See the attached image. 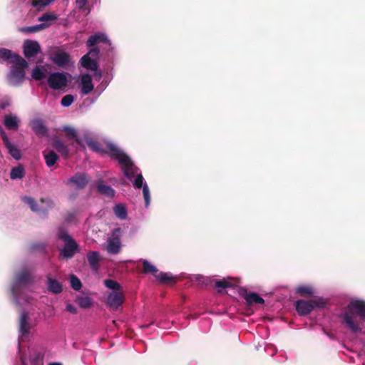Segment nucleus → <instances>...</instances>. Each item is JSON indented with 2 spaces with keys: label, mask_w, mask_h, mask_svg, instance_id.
<instances>
[{
  "label": "nucleus",
  "mask_w": 365,
  "mask_h": 365,
  "mask_svg": "<svg viewBox=\"0 0 365 365\" xmlns=\"http://www.w3.org/2000/svg\"><path fill=\"white\" fill-rule=\"evenodd\" d=\"M356 315L361 319H365V302L362 300H353L346 307V311L340 314L339 317L351 332L357 333L361 331V327L356 320Z\"/></svg>",
  "instance_id": "1"
},
{
  "label": "nucleus",
  "mask_w": 365,
  "mask_h": 365,
  "mask_svg": "<svg viewBox=\"0 0 365 365\" xmlns=\"http://www.w3.org/2000/svg\"><path fill=\"white\" fill-rule=\"evenodd\" d=\"M108 155L117 160L122 166L125 176L130 180L135 175L138 168L135 166L131 159L114 144L108 145Z\"/></svg>",
  "instance_id": "2"
},
{
  "label": "nucleus",
  "mask_w": 365,
  "mask_h": 365,
  "mask_svg": "<svg viewBox=\"0 0 365 365\" xmlns=\"http://www.w3.org/2000/svg\"><path fill=\"white\" fill-rule=\"evenodd\" d=\"M56 237L64 243L63 247L59 249V255L61 258L71 259L79 252V245L64 227L58 228Z\"/></svg>",
  "instance_id": "3"
},
{
  "label": "nucleus",
  "mask_w": 365,
  "mask_h": 365,
  "mask_svg": "<svg viewBox=\"0 0 365 365\" xmlns=\"http://www.w3.org/2000/svg\"><path fill=\"white\" fill-rule=\"evenodd\" d=\"M16 58V61L13 63L14 65L8 74V81L11 85L18 86L25 80V69L29 64L22 57Z\"/></svg>",
  "instance_id": "4"
},
{
  "label": "nucleus",
  "mask_w": 365,
  "mask_h": 365,
  "mask_svg": "<svg viewBox=\"0 0 365 365\" xmlns=\"http://www.w3.org/2000/svg\"><path fill=\"white\" fill-rule=\"evenodd\" d=\"M143 270L144 274L153 275L158 281L163 284H174L176 282L175 277L168 275V273L160 272L155 266L151 264L147 259H142Z\"/></svg>",
  "instance_id": "5"
},
{
  "label": "nucleus",
  "mask_w": 365,
  "mask_h": 365,
  "mask_svg": "<svg viewBox=\"0 0 365 365\" xmlns=\"http://www.w3.org/2000/svg\"><path fill=\"white\" fill-rule=\"evenodd\" d=\"M325 304L326 302L322 298L309 301L299 299L296 302L295 307L300 316H306L309 314L314 308H323L325 307Z\"/></svg>",
  "instance_id": "6"
},
{
  "label": "nucleus",
  "mask_w": 365,
  "mask_h": 365,
  "mask_svg": "<svg viewBox=\"0 0 365 365\" xmlns=\"http://www.w3.org/2000/svg\"><path fill=\"white\" fill-rule=\"evenodd\" d=\"M100 50L98 48H93L90 50V51L84 55L81 58V66L88 69L93 71H97L98 68V64L97 61L93 58H97L99 54Z\"/></svg>",
  "instance_id": "7"
},
{
  "label": "nucleus",
  "mask_w": 365,
  "mask_h": 365,
  "mask_svg": "<svg viewBox=\"0 0 365 365\" xmlns=\"http://www.w3.org/2000/svg\"><path fill=\"white\" fill-rule=\"evenodd\" d=\"M47 82L51 88L60 90L67 86L68 78L66 73L55 72L50 74Z\"/></svg>",
  "instance_id": "8"
},
{
  "label": "nucleus",
  "mask_w": 365,
  "mask_h": 365,
  "mask_svg": "<svg viewBox=\"0 0 365 365\" xmlns=\"http://www.w3.org/2000/svg\"><path fill=\"white\" fill-rule=\"evenodd\" d=\"M34 282L31 273L27 270H23L18 272L15 276V279L11 287V292L16 294L17 289L21 286H26Z\"/></svg>",
  "instance_id": "9"
},
{
  "label": "nucleus",
  "mask_w": 365,
  "mask_h": 365,
  "mask_svg": "<svg viewBox=\"0 0 365 365\" xmlns=\"http://www.w3.org/2000/svg\"><path fill=\"white\" fill-rule=\"evenodd\" d=\"M24 201L30 207V208L32 211L36 212H45L48 210V208H51L53 207V202L49 199L41 198V200H40L41 203L46 204V206H47L46 208L40 207L38 206V204L37 203V202L35 201V200L31 197H24Z\"/></svg>",
  "instance_id": "10"
},
{
  "label": "nucleus",
  "mask_w": 365,
  "mask_h": 365,
  "mask_svg": "<svg viewBox=\"0 0 365 365\" xmlns=\"http://www.w3.org/2000/svg\"><path fill=\"white\" fill-rule=\"evenodd\" d=\"M24 54L26 58H29L36 56L41 52V46L36 41L27 40L24 43Z\"/></svg>",
  "instance_id": "11"
},
{
  "label": "nucleus",
  "mask_w": 365,
  "mask_h": 365,
  "mask_svg": "<svg viewBox=\"0 0 365 365\" xmlns=\"http://www.w3.org/2000/svg\"><path fill=\"white\" fill-rule=\"evenodd\" d=\"M124 299L125 297L123 292H113L108 294L106 303L110 309L116 310L123 304Z\"/></svg>",
  "instance_id": "12"
},
{
  "label": "nucleus",
  "mask_w": 365,
  "mask_h": 365,
  "mask_svg": "<svg viewBox=\"0 0 365 365\" xmlns=\"http://www.w3.org/2000/svg\"><path fill=\"white\" fill-rule=\"evenodd\" d=\"M239 294L242 297L248 305L255 304H264V300L257 293L248 292L246 289L240 287L239 289Z\"/></svg>",
  "instance_id": "13"
},
{
  "label": "nucleus",
  "mask_w": 365,
  "mask_h": 365,
  "mask_svg": "<svg viewBox=\"0 0 365 365\" xmlns=\"http://www.w3.org/2000/svg\"><path fill=\"white\" fill-rule=\"evenodd\" d=\"M89 181L88 175L84 173H77L68 180V183L73 185L76 188L83 189Z\"/></svg>",
  "instance_id": "14"
},
{
  "label": "nucleus",
  "mask_w": 365,
  "mask_h": 365,
  "mask_svg": "<svg viewBox=\"0 0 365 365\" xmlns=\"http://www.w3.org/2000/svg\"><path fill=\"white\" fill-rule=\"evenodd\" d=\"M51 61L58 67H65L70 61V56L66 52H56L51 57Z\"/></svg>",
  "instance_id": "15"
},
{
  "label": "nucleus",
  "mask_w": 365,
  "mask_h": 365,
  "mask_svg": "<svg viewBox=\"0 0 365 365\" xmlns=\"http://www.w3.org/2000/svg\"><path fill=\"white\" fill-rule=\"evenodd\" d=\"M30 126L37 135L45 136L48 133V128L41 119L33 120L30 123Z\"/></svg>",
  "instance_id": "16"
},
{
  "label": "nucleus",
  "mask_w": 365,
  "mask_h": 365,
  "mask_svg": "<svg viewBox=\"0 0 365 365\" xmlns=\"http://www.w3.org/2000/svg\"><path fill=\"white\" fill-rule=\"evenodd\" d=\"M52 145L64 158H67L69 155L68 145L58 138H54L52 140Z\"/></svg>",
  "instance_id": "17"
},
{
  "label": "nucleus",
  "mask_w": 365,
  "mask_h": 365,
  "mask_svg": "<svg viewBox=\"0 0 365 365\" xmlns=\"http://www.w3.org/2000/svg\"><path fill=\"white\" fill-rule=\"evenodd\" d=\"M81 83L82 94L87 95L93 90L94 87L92 83V78L90 74H83L81 78Z\"/></svg>",
  "instance_id": "18"
},
{
  "label": "nucleus",
  "mask_w": 365,
  "mask_h": 365,
  "mask_svg": "<svg viewBox=\"0 0 365 365\" xmlns=\"http://www.w3.org/2000/svg\"><path fill=\"white\" fill-rule=\"evenodd\" d=\"M87 259L91 269L93 271L98 270L100 267L99 262L101 261V257L98 252L96 251H89L87 253Z\"/></svg>",
  "instance_id": "19"
},
{
  "label": "nucleus",
  "mask_w": 365,
  "mask_h": 365,
  "mask_svg": "<svg viewBox=\"0 0 365 365\" xmlns=\"http://www.w3.org/2000/svg\"><path fill=\"white\" fill-rule=\"evenodd\" d=\"M29 320V314L26 312H22L19 319V332L22 336H26L29 333L31 326Z\"/></svg>",
  "instance_id": "20"
},
{
  "label": "nucleus",
  "mask_w": 365,
  "mask_h": 365,
  "mask_svg": "<svg viewBox=\"0 0 365 365\" xmlns=\"http://www.w3.org/2000/svg\"><path fill=\"white\" fill-rule=\"evenodd\" d=\"M99 43H110L107 36L103 33H97L94 35L91 36L87 42L86 46L88 47H93Z\"/></svg>",
  "instance_id": "21"
},
{
  "label": "nucleus",
  "mask_w": 365,
  "mask_h": 365,
  "mask_svg": "<svg viewBox=\"0 0 365 365\" xmlns=\"http://www.w3.org/2000/svg\"><path fill=\"white\" fill-rule=\"evenodd\" d=\"M4 145L8 150L9 153L15 159L19 160L21 158V153L19 149L12 144L9 138H4V141H3Z\"/></svg>",
  "instance_id": "22"
},
{
  "label": "nucleus",
  "mask_w": 365,
  "mask_h": 365,
  "mask_svg": "<svg viewBox=\"0 0 365 365\" xmlns=\"http://www.w3.org/2000/svg\"><path fill=\"white\" fill-rule=\"evenodd\" d=\"M86 142L88 145V146L93 150V151L101 153H107L108 155L109 153V148H108V143L107 145V150H105L102 148V145L97 140H93L92 138H87L86 140Z\"/></svg>",
  "instance_id": "23"
},
{
  "label": "nucleus",
  "mask_w": 365,
  "mask_h": 365,
  "mask_svg": "<svg viewBox=\"0 0 365 365\" xmlns=\"http://www.w3.org/2000/svg\"><path fill=\"white\" fill-rule=\"evenodd\" d=\"M4 125L9 130H16L19 128V120L16 115H6L4 116Z\"/></svg>",
  "instance_id": "24"
},
{
  "label": "nucleus",
  "mask_w": 365,
  "mask_h": 365,
  "mask_svg": "<svg viewBox=\"0 0 365 365\" xmlns=\"http://www.w3.org/2000/svg\"><path fill=\"white\" fill-rule=\"evenodd\" d=\"M237 280L232 277L223 278L220 280H217L215 282V288H232L237 284Z\"/></svg>",
  "instance_id": "25"
},
{
  "label": "nucleus",
  "mask_w": 365,
  "mask_h": 365,
  "mask_svg": "<svg viewBox=\"0 0 365 365\" xmlns=\"http://www.w3.org/2000/svg\"><path fill=\"white\" fill-rule=\"evenodd\" d=\"M50 25V24L42 23L35 26L22 27L19 29V31L24 34H34L48 28Z\"/></svg>",
  "instance_id": "26"
},
{
  "label": "nucleus",
  "mask_w": 365,
  "mask_h": 365,
  "mask_svg": "<svg viewBox=\"0 0 365 365\" xmlns=\"http://www.w3.org/2000/svg\"><path fill=\"white\" fill-rule=\"evenodd\" d=\"M16 57H21V56L14 53L12 51L0 48V58L4 61H9L10 63H14L16 61Z\"/></svg>",
  "instance_id": "27"
},
{
  "label": "nucleus",
  "mask_w": 365,
  "mask_h": 365,
  "mask_svg": "<svg viewBox=\"0 0 365 365\" xmlns=\"http://www.w3.org/2000/svg\"><path fill=\"white\" fill-rule=\"evenodd\" d=\"M97 190L99 193L109 197H113L115 195V190L109 185L104 184L103 181L98 182Z\"/></svg>",
  "instance_id": "28"
},
{
  "label": "nucleus",
  "mask_w": 365,
  "mask_h": 365,
  "mask_svg": "<svg viewBox=\"0 0 365 365\" xmlns=\"http://www.w3.org/2000/svg\"><path fill=\"white\" fill-rule=\"evenodd\" d=\"M106 250L112 255L118 254L120 250V242L118 238H113L108 240Z\"/></svg>",
  "instance_id": "29"
},
{
  "label": "nucleus",
  "mask_w": 365,
  "mask_h": 365,
  "mask_svg": "<svg viewBox=\"0 0 365 365\" xmlns=\"http://www.w3.org/2000/svg\"><path fill=\"white\" fill-rule=\"evenodd\" d=\"M43 155L48 167L53 166L58 159V155L53 150L43 151Z\"/></svg>",
  "instance_id": "30"
},
{
  "label": "nucleus",
  "mask_w": 365,
  "mask_h": 365,
  "mask_svg": "<svg viewBox=\"0 0 365 365\" xmlns=\"http://www.w3.org/2000/svg\"><path fill=\"white\" fill-rule=\"evenodd\" d=\"M25 176V170L22 165L11 168L10 178L11 180L22 179Z\"/></svg>",
  "instance_id": "31"
},
{
  "label": "nucleus",
  "mask_w": 365,
  "mask_h": 365,
  "mask_svg": "<svg viewBox=\"0 0 365 365\" xmlns=\"http://www.w3.org/2000/svg\"><path fill=\"white\" fill-rule=\"evenodd\" d=\"M48 289L53 294H59L62 292V286L58 281L48 278Z\"/></svg>",
  "instance_id": "32"
},
{
  "label": "nucleus",
  "mask_w": 365,
  "mask_h": 365,
  "mask_svg": "<svg viewBox=\"0 0 365 365\" xmlns=\"http://www.w3.org/2000/svg\"><path fill=\"white\" fill-rule=\"evenodd\" d=\"M76 302L79 307L83 309H89L93 305L92 299L87 296L78 297Z\"/></svg>",
  "instance_id": "33"
},
{
  "label": "nucleus",
  "mask_w": 365,
  "mask_h": 365,
  "mask_svg": "<svg viewBox=\"0 0 365 365\" xmlns=\"http://www.w3.org/2000/svg\"><path fill=\"white\" fill-rule=\"evenodd\" d=\"M296 292L302 297H311L313 295V289L310 286L302 285L297 288Z\"/></svg>",
  "instance_id": "34"
},
{
  "label": "nucleus",
  "mask_w": 365,
  "mask_h": 365,
  "mask_svg": "<svg viewBox=\"0 0 365 365\" xmlns=\"http://www.w3.org/2000/svg\"><path fill=\"white\" fill-rule=\"evenodd\" d=\"M115 215L120 219L124 220L127 217V210L124 205L121 204L116 205L114 208Z\"/></svg>",
  "instance_id": "35"
},
{
  "label": "nucleus",
  "mask_w": 365,
  "mask_h": 365,
  "mask_svg": "<svg viewBox=\"0 0 365 365\" xmlns=\"http://www.w3.org/2000/svg\"><path fill=\"white\" fill-rule=\"evenodd\" d=\"M105 286L112 290H114L115 292H120V285L119 283H118L116 281H114L113 279H106L104 281Z\"/></svg>",
  "instance_id": "36"
},
{
  "label": "nucleus",
  "mask_w": 365,
  "mask_h": 365,
  "mask_svg": "<svg viewBox=\"0 0 365 365\" xmlns=\"http://www.w3.org/2000/svg\"><path fill=\"white\" fill-rule=\"evenodd\" d=\"M70 282L71 287L76 290L78 291L82 287V284L81 280L74 274H71L70 277Z\"/></svg>",
  "instance_id": "37"
},
{
  "label": "nucleus",
  "mask_w": 365,
  "mask_h": 365,
  "mask_svg": "<svg viewBox=\"0 0 365 365\" xmlns=\"http://www.w3.org/2000/svg\"><path fill=\"white\" fill-rule=\"evenodd\" d=\"M58 19V16L52 13H44L38 18V21L43 23L48 24V21H53Z\"/></svg>",
  "instance_id": "38"
},
{
  "label": "nucleus",
  "mask_w": 365,
  "mask_h": 365,
  "mask_svg": "<svg viewBox=\"0 0 365 365\" xmlns=\"http://www.w3.org/2000/svg\"><path fill=\"white\" fill-rule=\"evenodd\" d=\"M31 76L32 78L36 81H41L45 78V73L38 66L33 69Z\"/></svg>",
  "instance_id": "39"
},
{
  "label": "nucleus",
  "mask_w": 365,
  "mask_h": 365,
  "mask_svg": "<svg viewBox=\"0 0 365 365\" xmlns=\"http://www.w3.org/2000/svg\"><path fill=\"white\" fill-rule=\"evenodd\" d=\"M63 131L65 133L68 140L73 139V138L76 137L77 132L73 127L68 125L64 126L63 128Z\"/></svg>",
  "instance_id": "40"
},
{
  "label": "nucleus",
  "mask_w": 365,
  "mask_h": 365,
  "mask_svg": "<svg viewBox=\"0 0 365 365\" xmlns=\"http://www.w3.org/2000/svg\"><path fill=\"white\" fill-rule=\"evenodd\" d=\"M143 194L145 200V207H148L150 202V190L147 184H144L143 187Z\"/></svg>",
  "instance_id": "41"
},
{
  "label": "nucleus",
  "mask_w": 365,
  "mask_h": 365,
  "mask_svg": "<svg viewBox=\"0 0 365 365\" xmlns=\"http://www.w3.org/2000/svg\"><path fill=\"white\" fill-rule=\"evenodd\" d=\"M53 1H54V0H35L33 1L32 5L37 7L38 9H41Z\"/></svg>",
  "instance_id": "42"
},
{
  "label": "nucleus",
  "mask_w": 365,
  "mask_h": 365,
  "mask_svg": "<svg viewBox=\"0 0 365 365\" xmlns=\"http://www.w3.org/2000/svg\"><path fill=\"white\" fill-rule=\"evenodd\" d=\"M74 98L72 95L68 94L64 96L61 101V103L64 107H68L73 102Z\"/></svg>",
  "instance_id": "43"
},
{
  "label": "nucleus",
  "mask_w": 365,
  "mask_h": 365,
  "mask_svg": "<svg viewBox=\"0 0 365 365\" xmlns=\"http://www.w3.org/2000/svg\"><path fill=\"white\" fill-rule=\"evenodd\" d=\"M64 220L67 223L76 222V212H68L64 217Z\"/></svg>",
  "instance_id": "44"
},
{
  "label": "nucleus",
  "mask_w": 365,
  "mask_h": 365,
  "mask_svg": "<svg viewBox=\"0 0 365 365\" xmlns=\"http://www.w3.org/2000/svg\"><path fill=\"white\" fill-rule=\"evenodd\" d=\"M143 180H144L143 177L140 173L136 175V178L134 180L133 183L134 187L136 189H140L141 187H143V185H144Z\"/></svg>",
  "instance_id": "45"
},
{
  "label": "nucleus",
  "mask_w": 365,
  "mask_h": 365,
  "mask_svg": "<svg viewBox=\"0 0 365 365\" xmlns=\"http://www.w3.org/2000/svg\"><path fill=\"white\" fill-rule=\"evenodd\" d=\"M31 361V365H43V356L41 353H36Z\"/></svg>",
  "instance_id": "46"
},
{
  "label": "nucleus",
  "mask_w": 365,
  "mask_h": 365,
  "mask_svg": "<svg viewBox=\"0 0 365 365\" xmlns=\"http://www.w3.org/2000/svg\"><path fill=\"white\" fill-rule=\"evenodd\" d=\"M88 0H76V4L80 11H83Z\"/></svg>",
  "instance_id": "47"
},
{
  "label": "nucleus",
  "mask_w": 365,
  "mask_h": 365,
  "mask_svg": "<svg viewBox=\"0 0 365 365\" xmlns=\"http://www.w3.org/2000/svg\"><path fill=\"white\" fill-rule=\"evenodd\" d=\"M66 310L68 312H69L70 313H71V314H77L76 308L73 305H72L71 304H68L66 305Z\"/></svg>",
  "instance_id": "48"
},
{
  "label": "nucleus",
  "mask_w": 365,
  "mask_h": 365,
  "mask_svg": "<svg viewBox=\"0 0 365 365\" xmlns=\"http://www.w3.org/2000/svg\"><path fill=\"white\" fill-rule=\"evenodd\" d=\"M198 282H199V283H202L204 284H208L211 282V280L208 278L201 277L198 278Z\"/></svg>",
  "instance_id": "49"
},
{
  "label": "nucleus",
  "mask_w": 365,
  "mask_h": 365,
  "mask_svg": "<svg viewBox=\"0 0 365 365\" xmlns=\"http://www.w3.org/2000/svg\"><path fill=\"white\" fill-rule=\"evenodd\" d=\"M0 135H1V137L3 141H4V138H9V137L7 136L6 133H5V131L4 130V129L2 128L1 125H0Z\"/></svg>",
  "instance_id": "50"
},
{
  "label": "nucleus",
  "mask_w": 365,
  "mask_h": 365,
  "mask_svg": "<svg viewBox=\"0 0 365 365\" xmlns=\"http://www.w3.org/2000/svg\"><path fill=\"white\" fill-rule=\"evenodd\" d=\"M73 140H74L79 145H82V140L78 138V135H76V137L73 138Z\"/></svg>",
  "instance_id": "51"
},
{
  "label": "nucleus",
  "mask_w": 365,
  "mask_h": 365,
  "mask_svg": "<svg viewBox=\"0 0 365 365\" xmlns=\"http://www.w3.org/2000/svg\"><path fill=\"white\" fill-rule=\"evenodd\" d=\"M21 361L22 365H26L25 364V360H24L23 356L21 357Z\"/></svg>",
  "instance_id": "52"
},
{
  "label": "nucleus",
  "mask_w": 365,
  "mask_h": 365,
  "mask_svg": "<svg viewBox=\"0 0 365 365\" xmlns=\"http://www.w3.org/2000/svg\"><path fill=\"white\" fill-rule=\"evenodd\" d=\"M50 365H61V364L59 363H52Z\"/></svg>",
  "instance_id": "53"
}]
</instances>
